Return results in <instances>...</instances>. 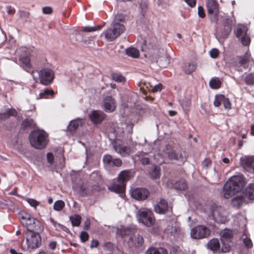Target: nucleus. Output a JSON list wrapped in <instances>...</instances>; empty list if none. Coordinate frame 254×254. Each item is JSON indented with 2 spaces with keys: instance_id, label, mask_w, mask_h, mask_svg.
<instances>
[{
  "instance_id": "1",
  "label": "nucleus",
  "mask_w": 254,
  "mask_h": 254,
  "mask_svg": "<svg viewBox=\"0 0 254 254\" xmlns=\"http://www.w3.org/2000/svg\"><path fill=\"white\" fill-rule=\"evenodd\" d=\"M245 185L244 179L242 175H238L232 177L224 185V196L226 198H229L239 192Z\"/></svg>"
},
{
  "instance_id": "2",
  "label": "nucleus",
  "mask_w": 254,
  "mask_h": 254,
  "mask_svg": "<svg viewBox=\"0 0 254 254\" xmlns=\"http://www.w3.org/2000/svg\"><path fill=\"white\" fill-rule=\"evenodd\" d=\"M29 141L32 147L42 149L46 147L48 142L47 133L43 130H34L29 134Z\"/></svg>"
},
{
  "instance_id": "3",
  "label": "nucleus",
  "mask_w": 254,
  "mask_h": 254,
  "mask_svg": "<svg viewBox=\"0 0 254 254\" xmlns=\"http://www.w3.org/2000/svg\"><path fill=\"white\" fill-rule=\"evenodd\" d=\"M125 30V27L123 24H118L112 23L110 27L104 31L102 35L104 36L107 41H113L123 34Z\"/></svg>"
},
{
  "instance_id": "4",
  "label": "nucleus",
  "mask_w": 254,
  "mask_h": 254,
  "mask_svg": "<svg viewBox=\"0 0 254 254\" xmlns=\"http://www.w3.org/2000/svg\"><path fill=\"white\" fill-rule=\"evenodd\" d=\"M136 215L139 222L147 227H150L155 223L153 214L148 208H141L139 209Z\"/></svg>"
},
{
  "instance_id": "5",
  "label": "nucleus",
  "mask_w": 254,
  "mask_h": 254,
  "mask_svg": "<svg viewBox=\"0 0 254 254\" xmlns=\"http://www.w3.org/2000/svg\"><path fill=\"white\" fill-rule=\"evenodd\" d=\"M151 60L152 62L159 63V65L162 67L167 66L170 64L169 56L163 49L154 51Z\"/></svg>"
},
{
  "instance_id": "6",
  "label": "nucleus",
  "mask_w": 254,
  "mask_h": 254,
  "mask_svg": "<svg viewBox=\"0 0 254 254\" xmlns=\"http://www.w3.org/2000/svg\"><path fill=\"white\" fill-rule=\"evenodd\" d=\"M26 240L27 248L29 249H35L38 248L41 243L40 235L32 231H27Z\"/></svg>"
},
{
  "instance_id": "7",
  "label": "nucleus",
  "mask_w": 254,
  "mask_h": 254,
  "mask_svg": "<svg viewBox=\"0 0 254 254\" xmlns=\"http://www.w3.org/2000/svg\"><path fill=\"white\" fill-rule=\"evenodd\" d=\"M247 32L248 28L244 25H238L235 29V33L236 37L244 46L249 45L251 42L250 38Z\"/></svg>"
},
{
  "instance_id": "8",
  "label": "nucleus",
  "mask_w": 254,
  "mask_h": 254,
  "mask_svg": "<svg viewBox=\"0 0 254 254\" xmlns=\"http://www.w3.org/2000/svg\"><path fill=\"white\" fill-rule=\"evenodd\" d=\"M206 7L210 20L216 22L219 13V5L216 0H206Z\"/></svg>"
},
{
  "instance_id": "9",
  "label": "nucleus",
  "mask_w": 254,
  "mask_h": 254,
  "mask_svg": "<svg viewBox=\"0 0 254 254\" xmlns=\"http://www.w3.org/2000/svg\"><path fill=\"white\" fill-rule=\"evenodd\" d=\"M113 148L116 152L123 156L129 155L134 151V147L127 146L122 144L120 140H116L113 143Z\"/></svg>"
},
{
  "instance_id": "10",
  "label": "nucleus",
  "mask_w": 254,
  "mask_h": 254,
  "mask_svg": "<svg viewBox=\"0 0 254 254\" xmlns=\"http://www.w3.org/2000/svg\"><path fill=\"white\" fill-rule=\"evenodd\" d=\"M20 219L22 223L26 226L27 231L36 229V227L39 222L29 214L25 212L21 213L20 214Z\"/></svg>"
},
{
  "instance_id": "11",
  "label": "nucleus",
  "mask_w": 254,
  "mask_h": 254,
  "mask_svg": "<svg viewBox=\"0 0 254 254\" xmlns=\"http://www.w3.org/2000/svg\"><path fill=\"white\" fill-rule=\"evenodd\" d=\"M210 234V230L206 227L199 225L193 228L190 231L192 239H199L207 237Z\"/></svg>"
},
{
  "instance_id": "12",
  "label": "nucleus",
  "mask_w": 254,
  "mask_h": 254,
  "mask_svg": "<svg viewBox=\"0 0 254 254\" xmlns=\"http://www.w3.org/2000/svg\"><path fill=\"white\" fill-rule=\"evenodd\" d=\"M38 74L40 82L45 85L50 84L54 77L53 71L48 68L41 70L39 71Z\"/></svg>"
},
{
  "instance_id": "13",
  "label": "nucleus",
  "mask_w": 254,
  "mask_h": 254,
  "mask_svg": "<svg viewBox=\"0 0 254 254\" xmlns=\"http://www.w3.org/2000/svg\"><path fill=\"white\" fill-rule=\"evenodd\" d=\"M212 216L215 221L222 223L227 220V213L221 206H216L212 210Z\"/></svg>"
},
{
  "instance_id": "14",
  "label": "nucleus",
  "mask_w": 254,
  "mask_h": 254,
  "mask_svg": "<svg viewBox=\"0 0 254 254\" xmlns=\"http://www.w3.org/2000/svg\"><path fill=\"white\" fill-rule=\"evenodd\" d=\"M131 197L138 200H144L149 195L148 191L143 188H134L130 190Z\"/></svg>"
},
{
  "instance_id": "15",
  "label": "nucleus",
  "mask_w": 254,
  "mask_h": 254,
  "mask_svg": "<svg viewBox=\"0 0 254 254\" xmlns=\"http://www.w3.org/2000/svg\"><path fill=\"white\" fill-rule=\"evenodd\" d=\"M103 107L104 110L108 113L114 112L117 107L115 100L111 96H107L103 99Z\"/></svg>"
},
{
  "instance_id": "16",
  "label": "nucleus",
  "mask_w": 254,
  "mask_h": 254,
  "mask_svg": "<svg viewBox=\"0 0 254 254\" xmlns=\"http://www.w3.org/2000/svg\"><path fill=\"white\" fill-rule=\"evenodd\" d=\"M105 114L99 110H94L89 114L90 120L95 124L101 123L106 118Z\"/></svg>"
},
{
  "instance_id": "17",
  "label": "nucleus",
  "mask_w": 254,
  "mask_h": 254,
  "mask_svg": "<svg viewBox=\"0 0 254 254\" xmlns=\"http://www.w3.org/2000/svg\"><path fill=\"white\" fill-rule=\"evenodd\" d=\"M249 203L248 199L244 196L242 192L236 195L231 200V204L235 207H240Z\"/></svg>"
},
{
  "instance_id": "18",
  "label": "nucleus",
  "mask_w": 254,
  "mask_h": 254,
  "mask_svg": "<svg viewBox=\"0 0 254 254\" xmlns=\"http://www.w3.org/2000/svg\"><path fill=\"white\" fill-rule=\"evenodd\" d=\"M251 54L247 52L244 57H238L236 63V68L238 70H242L240 67H243L245 68L248 67V63L250 59Z\"/></svg>"
},
{
  "instance_id": "19",
  "label": "nucleus",
  "mask_w": 254,
  "mask_h": 254,
  "mask_svg": "<svg viewBox=\"0 0 254 254\" xmlns=\"http://www.w3.org/2000/svg\"><path fill=\"white\" fill-rule=\"evenodd\" d=\"M126 184L118 180L117 182H114L108 186V189L113 192L122 193L125 190Z\"/></svg>"
},
{
  "instance_id": "20",
  "label": "nucleus",
  "mask_w": 254,
  "mask_h": 254,
  "mask_svg": "<svg viewBox=\"0 0 254 254\" xmlns=\"http://www.w3.org/2000/svg\"><path fill=\"white\" fill-rule=\"evenodd\" d=\"M241 160L245 169L248 171H254V160L252 157L245 156Z\"/></svg>"
},
{
  "instance_id": "21",
  "label": "nucleus",
  "mask_w": 254,
  "mask_h": 254,
  "mask_svg": "<svg viewBox=\"0 0 254 254\" xmlns=\"http://www.w3.org/2000/svg\"><path fill=\"white\" fill-rule=\"evenodd\" d=\"M133 172L130 170H123L118 175V181L125 184L133 177Z\"/></svg>"
},
{
  "instance_id": "22",
  "label": "nucleus",
  "mask_w": 254,
  "mask_h": 254,
  "mask_svg": "<svg viewBox=\"0 0 254 254\" xmlns=\"http://www.w3.org/2000/svg\"><path fill=\"white\" fill-rule=\"evenodd\" d=\"M84 123V120L81 118H77L73 120L69 123L67 127V130L71 132H73L75 131L79 127L82 126Z\"/></svg>"
},
{
  "instance_id": "23",
  "label": "nucleus",
  "mask_w": 254,
  "mask_h": 254,
  "mask_svg": "<svg viewBox=\"0 0 254 254\" xmlns=\"http://www.w3.org/2000/svg\"><path fill=\"white\" fill-rule=\"evenodd\" d=\"M168 210V205L166 201L161 199L160 201L154 206L155 211L159 214H164Z\"/></svg>"
},
{
  "instance_id": "24",
  "label": "nucleus",
  "mask_w": 254,
  "mask_h": 254,
  "mask_svg": "<svg viewBox=\"0 0 254 254\" xmlns=\"http://www.w3.org/2000/svg\"><path fill=\"white\" fill-rule=\"evenodd\" d=\"M17 114V111L12 108L1 110L0 112V119L2 120H5L11 116L16 117Z\"/></svg>"
},
{
  "instance_id": "25",
  "label": "nucleus",
  "mask_w": 254,
  "mask_h": 254,
  "mask_svg": "<svg viewBox=\"0 0 254 254\" xmlns=\"http://www.w3.org/2000/svg\"><path fill=\"white\" fill-rule=\"evenodd\" d=\"M163 155L164 157H168L170 160H179V157L176 154L170 145L166 146V149L163 151Z\"/></svg>"
},
{
  "instance_id": "26",
  "label": "nucleus",
  "mask_w": 254,
  "mask_h": 254,
  "mask_svg": "<svg viewBox=\"0 0 254 254\" xmlns=\"http://www.w3.org/2000/svg\"><path fill=\"white\" fill-rule=\"evenodd\" d=\"M244 196L248 199V202L254 200V184H250L246 188L245 191L242 192Z\"/></svg>"
},
{
  "instance_id": "27",
  "label": "nucleus",
  "mask_w": 254,
  "mask_h": 254,
  "mask_svg": "<svg viewBox=\"0 0 254 254\" xmlns=\"http://www.w3.org/2000/svg\"><path fill=\"white\" fill-rule=\"evenodd\" d=\"M220 235L222 242H231L233 236V233L231 230L225 229L220 233Z\"/></svg>"
},
{
  "instance_id": "28",
  "label": "nucleus",
  "mask_w": 254,
  "mask_h": 254,
  "mask_svg": "<svg viewBox=\"0 0 254 254\" xmlns=\"http://www.w3.org/2000/svg\"><path fill=\"white\" fill-rule=\"evenodd\" d=\"M21 61L22 66L25 70L29 71L31 69V64L30 63V59L28 55L26 56H20L19 58Z\"/></svg>"
},
{
  "instance_id": "29",
  "label": "nucleus",
  "mask_w": 254,
  "mask_h": 254,
  "mask_svg": "<svg viewBox=\"0 0 254 254\" xmlns=\"http://www.w3.org/2000/svg\"><path fill=\"white\" fill-rule=\"evenodd\" d=\"M146 254H168L167 251L163 248H149L146 252Z\"/></svg>"
},
{
  "instance_id": "30",
  "label": "nucleus",
  "mask_w": 254,
  "mask_h": 254,
  "mask_svg": "<svg viewBox=\"0 0 254 254\" xmlns=\"http://www.w3.org/2000/svg\"><path fill=\"white\" fill-rule=\"evenodd\" d=\"M197 67L195 63H188L185 64L183 66V70L187 74H190L193 72Z\"/></svg>"
},
{
  "instance_id": "31",
  "label": "nucleus",
  "mask_w": 254,
  "mask_h": 254,
  "mask_svg": "<svg viewBox=\"0 0 254 254\" xmlns=\"http://www.w3.org/2000/svg\"><path fill=\"white\" fill-rule=\"evenodd\" d=\"M208 248L213 251L218 250L220 248V243L217 239H213L207 244Z\"/></svg>"
},
{
  "instance_id": "32",
  "label": "nucleus",
  "mask_w": 254,
  "mask_h": 254,
  "mask_svg": "<svg viewBox=\"0 0 254 254\" xmlns=\"http://www.w3.org/2000/svg\"><path fill=\"white\" fill-rule=\"evenodd\" d=\"M130 241L134 247H137L141 246L144 242L143 238L142 236L140 235L134 236V237L130 240Z\"/></svg>"
},
{
  "instance_id": "33",
  "label": "nucleus",
  "mask_w": 254,
  "mask_h": 254,
  "mask_svg": "<svg viewBox=\"0 0 254 254\" xmlns=\"http://www.w3.org/2000/svg\"><path fill=\"white\" fill-rule=\"evenodd\" d=\"M166 231L168 234L171 235L176 236L180 232V228L176 227V224H172L171 225H169L166 228Z\"/></svg>"
},
{
  "instance_id": "34",
  "label": "nucleus",
  "mask_w": 254,
  "mask_h": 254,
  "mask_svg": "<svg viewBox=\"0 0 254 254\" xmlns=\"http://www.w3.org/2000/svg\"><path fill=\"white\" fill-rule=\"evenodd\" d=\"M126 54L128 56L133 58H137L139 56V51L137 49L132 47L127 48L126 50Z\"/></svg>"
},
{
  "instance_id": "35",
  "label": "nucleus",
  "mask_w": 254,
  "mask_h": 254,
  "mask_svg": "<svg viewBox=\"0 0 254 254\" xmlns=\"http://www.w3.org/2000/svg\"><path fill=\"white\" fill-rule=\"evenodd\" d=\"M221 81L218 77L212 78L209 81V85L213 89H218L220 87Z\"/></svg>"
},
{
  "instance_id": "36",
  "label": "nucleus",
  "mask_w": 254,
  "mask_h": 254,
  "mask_svg": "<svg viewBox=\"0 0 254 254\" xmlns=\"http://www.w3.org/2000/svg\"><path fill=\"white\" fill-rule=\"evenodd\" d=\"M54 91L51 89H46L43 92L40 93L39 97L37 98V99L46 98L49 95H53Z\"/></svg>"
},
{
  "instance_id": "37",
  "label": "nucleus",
  "mask_w": 254,
  "mask_h": 254,
  "mask_svg": "<svg viewBox=\"0 0 254 254\" xmlns=\"http://www.w3.org/2000/svg\"><path fill=\"white\" fill-rule=\"evenodd\" d=\"M72 225L78 226L80 224L81 217L78 215H74L70 217Z\"/></svg>"
},
{
  "instance_id": "38",
  "label": "nucleus",
  "mask_w": 254,
  "mask_h": 254,
  "mask_svg": "<svg viewBox=\"0 0 254 254\" xmlns=\"http://www.w3.org/2000/svg\"><path fill=\"white\" fill-rule=\"evenodd\" d=\"M112 79L118 82H123L125 81V78L119 73H113L112 74Z\"/></svg>"
},
{
  "instance_id": "39",
  "label": "nucleus",
  "mask_w": 254,
  "mask_h": 254,
  "mask_svg": "<svg viewBox=\"0 0 254 254\" xmlns=\"http://www.w3.org/2000/svg\"><path fill=\"white\" fill-rule=\"evenodd\" d=\"M65 205L64 202L61 200L56 201L54 205V209L56 211H61L63 209Z\"/></svg>"
},
{
  "instance_id": "40",
  "label": "nucleus",
  "mask_w": 254,
  "mask_h": 254,
  "mask_svg": "<svg viewBox=\"0 0 254 254\" xmlns=\"http://www.w3.org/2000/svg\"><path fill=\"white\" fill-rule=\"evenodd\" d=\"M235 22L234 18L232 16L229 18H226L224 21V24L225 26L228 27V32L231 31V26Z\"/></svg>"
},
{
  "instance_id": "41",
  "label": "nucleus",
  "mask_w": 254,
  "mask_h": 254,
  "mask_svg": "<svg viewBox=\"0 0 254 254\" xmlns=\"http://www.w3.org/2000/svg\"><path fill=\"white\" fill-rule=\"evenodd\" d=\"M175 188L178 190H184L187 188V184L184 181H180L176 183Z\"/></svg>"
},
{
  "instance_id": "42",
  "label": "nucleus",
  "mask_w": 254,
  "mask_h": 254,
  "mask_svg": "<svg viewBox=\"0 0 254 254\" xmlns=\"http://www.w3.org/2000/svg\"><path fill=\"white\" fill-rule=\"evenodd\" d=\"M245 82L247 85H253L254 84V73L248 74L245 79Z\"/></svg>"
},
{
  "instance_id": "43",
  "label": "nucleus",
  "mask_w": 254,
  "mask_h": 254,
  "mask_svg": "<svg viewBox=\"0 0 254 254\" xmlns=\"http://www.w3.org/2000/svg\"><path fill=\"white\" fill-rule=\"evenodd\" d=\"M150 176L153 179L158 178L160 176V170L157 166H155L150 173Z\"/></svg>"
},
{
  "instance_id": "44",
  "label": "nucleus",
  "mask_w": 254,
  "mask_h": 254,
  "mask_svg": "<svg viewBox=\"0 0 254 254\" xmlns=\"http://www.w3.org/2000/svg\"><path fill=\"white\" fill-rule=\"evenodd\" d=\"M117 232L118 234L123 237L126 235H129L130 231L127 228L121 226L120 228L118 229Z\"/></svg>"
},
{
  "instance_id": "45",
  "label": "nucleus",
  "mask_w": 254,
  "mask_h": 254,
  "mask_svg": "<svg viewBox=\"0 0 254 254\" xmlns=\"http://www.w3.org/2000/svg\"><path fill=\"white\" fill-rule=\"evenodd\" d=\"M125 20V16L121 13L117 14L112 23H116L118 24H123L122 22Z\"/></svg>"
},
{
  "instance_id": "46",
  "label": "nucleus",
  "mask_w": 254,
  "mask_h": 254,
  "mask_svg": "<svg viewBox=\"0 0 254 254\" xmlns=\"http://www.w3.org/2000/svg\"><path fill=\"white\" fill-rule=\"evenodd\" d=\"M25 200L32 206L36 208L40 204L39 202L33 198H26Z\"/></svg>"
},
{
  "instance_id": "47",
  "label": "nucleus",
  "mask_w": 254,
  "mask_h": 254,
  "mask_svg": "<svg viewBox=\"0 0 254 254\" xmlns=\"http://www.w3.org/2000/svg\"><path fill=\"white\" fill-rule=\"evenodd\" d=\"M223 98V95H219L216 96L215 100L214 101V105L215 107H219L220 105V104L222 103Z\"/></svg>"
},
{
  "instance_id": "48",
  "label": "nucleus",
  "mask_w": 254,
  "mask_h": 254,
  "mask_svg": "<svg viewBox=\"0 0 254 254\" xmlns=\"http://www.w3.org/2000/svg\"><path fill=\"white\" fill-rule=\"evenodd\" d=\"M101 28V26H98L95 27H84L82 28V31L86 32H90L96 31Z\"/></svg>"
},
{
  "instance_id": "49",
  "label": "nucleus",
  "mask_w": 254,
  "mask_h": 254,
  "mask_svg": "<svg viewBox=\"0 0 254 254\" xmlns=\"http://www.w3.org/2000/svg\"><path fill=\"white\" fill-rule=\"evenodd\" d=\"M222 103L225 109H230L231 108V103L229 99L225 98L223 95Z\"/></svg>"
},
{
  "instance_id": "50",
  "label": "nucleus",
  "mask_w": 254,
  "mask_h": 254,
  "mask_svg": "<svg viewBox=\"0 0 254 254\" xmlns=\"http://www.w3.org/2000/svg\"><path fill=\"white\" fill-rule=\"evenodd\" d=\"M229 242H222V252L223 253H227L229 252L231 250V246L229 244H227V243H228Z\"/></svg>"
},
{
  "instance_id": "51",
  "label": "nucleus",
  "mask_w": 254,
  "mask_h": 254,
  "mask_svg": "<svg viewBox=\"0 0 254 254\" xmlns=\"http://www.w3.org/2000/svg\"><path fill=\"white\" fill-rule=\"evenodd\" d=\"M103 162L109 165H112L113 162V158L110 155H105L103 159Z\"/></svg>"
},
{
  "instance_id": "52",
  "label": "nucleus",
  "mask_w": 254,
  "mask_h": 254,
  "mask_svg": "<svg viewBox=\"0 0 254 254\" xmlns=\"http://www.w3.org/2000/svg\"><path fill=\"white\" fill-rule=\"evenodd\" d=\"M202 165L204 168L207 169L211 166V161L209 159H205L202 163Z\"/></svg>"
},
{
  "instance_id": "53",
  "label": "nucleus",
  "mask_w": 254,
  "mask_h": 254,
  "mask_svg": "<svg viewBox=\"0 0 254 254\" xmlns=\"http://www.w3.org/2000/svg\"><path fill=\"white\" fill-rule=\"evenodd\" d=\"M198 16L202 18H204L205 16L204 8L201 6H199L198 7Z\"/></svg>"
},
{
  "instance_id": "54",
  "label": "nucleus",
  "mask_w": 254,
  "mask_h": 254,
  "mask_svg": "<svg viewBox=\"0 0 254 254\" xmlns=\"http://www.w3.org/2000/svg\"><path fill=\"white\" fill-rule=\"evenodd\" d=\"M244 243L248 248H251L253 247V243L251 240L248 238H245L244 239Z\"/></svg>"
},
{
  "instance_id": "55",
  "label": "nucleus",
  "mask_w": 254,
  "mask_h": 254,
  "mask_svg": "<svg viewBox=\"0 0 254 254\" xmlns=\"http://www.w3.org/2000/svg\"><path fill=\"white\" fill-rule=\"evenodd\" d=\"M210 56L212 58H216L219 55V51L217 49H213L210 51Z\"/></svg>"
},
{
  "instance_id": "56",
  "label": "nucleus",
  "mask_w": 254,
  "mask_h": 254,
  "mask_svg": "<svg viewBox=\"0 0 254 254\" xmlns=\"http://www.w3.org/2000/svg\"><path fill=\"white\" fill-rule=\"evenodd\" d=\"M75 189L81 194H86L88 191L86 190V188L84 186L79 187V188H76Z\"/></svg>"
},
{
  "instance_id": "57",
  "label": "nucleus",
  "mask_w": 254,
  "mask_h": 254,
  "mask_svg": "<svg viewBox=\"0 0 254 254\" xmlns=\"http://www.w3.org/2000/svg\"><path fill=\"white\" fill-rule=\"evenodd\" d=\"M89 236L87 233L82 232L80 234V239L82 242H85L88 239Z\"/></svg>"
},
{
  "instance_id": "58",
  "label": "nucleus",
  "mask_w": 254,
  "mask_h": 254,
  "mask_svg": "<svg viewBox=\"0 0 254 254\" xmlns=\"http://www.w3.org/2000/svg\"><path fill=\"white\" fill-rule=\"evenodd\" d=\"M50 221H51V222L52 223V224L58 230H60V229H63V225H62L61 224H60L59 223H58L54 220H53L52 219H51Z\"/></svg>"
},
{
  "instance_id": "59",
  "label": "nucleus",
  "mask_w": 254,
  "mask_h": 254,
  "mask_svg": "<svg viewBox=\"0 0 254 254\" xmlns=\"http://www.w3.org/2000/svg\"><path fill=\"white\" fill-rule=\"evenodd\" d=\"M122 162L119 158H116L113 159L112 165H114L117 167H120L122 165Z\"/></svg>"
},
{
  "instance_id": "60",
  "label": "nucleus",
  "mask_w": 254,
  "mask_h": 254,
  "mask_svg": "<svg viewBox=\"0 0 254 254\" xmlns=\"http://www.w3.org/2000/svg\"><path fill=\"white\" fill-rule=\"evenodd\" d=\"M47 160L48 162L52 164L54 162V156L52 153H48L47 155Z\"/></svg>"
},
{
  "instance_id": "61",
  "label": "nucleus",
  "mask_w": 254,
  "mask_h": 254,
  "mask_svg": "<svg viewBox=\"0 0 254 254\" xmlns=\"http://www.w3.org/2000/svg\"><path fill=\"white\" fill-rule=\"evenodd\" d=\"M140 161L143 165H146L149 163V159L144 154L142 158H141Z\"/></svg>"
},
{
  "instance_id": "62",
  "label": "nucleus",
  "mask_w": 254,
  "mask_h": 254,
  "mask_svg": "<svg viewBox=\"0 0 254 254\" xmlns=\"http://www.w3.org/2000/svg\"><path fill=\"white\" fill-rule=\"evenodd\" d=\"M185 1L191 7L195 6L196 2V0H185Z\"/></svg>"
},
{
  "instance_id": "63",
  "label": "nucleus",
  "mask_w": 254,
  "mask_h": 254,
  "mask_svg": "<svg viewBox=\"0 0 254 254\" xmlns=\"http://www.w3.org/2000/svg\"><path fill=\"white\" fill-rule=\"evenodd\" d=\"M162 89V85L160 83H159L157 85H156L153 86L152 89V91L153 92L160 91Z\"/></svg>"
},
{
  "instance_id": "64",
  "label": "nucleus",
  "mask_w": 254,
  "mask_h": 254,
  "mask_svg": "<svg viewBox=\"0 0 254 254\" xmlns=\"http://www.w3.org/2000/svg\"><path fill=\"white\" fill-rule=\"evenodd\" d=\"M6 8L8 14H13L14 13L15 10L10 5H7Z\"/></svg>"
}]
</instances>
